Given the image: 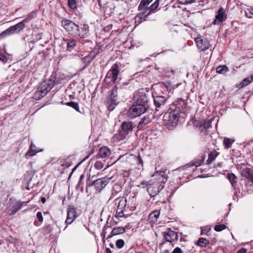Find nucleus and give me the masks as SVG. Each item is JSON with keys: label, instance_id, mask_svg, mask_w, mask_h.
Here are the masks:
<instances>
[{"label": "nucleus", "instance_id": "obj_12", "mask_svg": "<svg viewBox=\"0 0 253 253\" xmlns=\"http://www.w3.org/2000/svg\"><path fill=\"white\" fill-rule=\"evenodd\" d=\"M77 218V212L75 208L72 205L67 209V216L65 221L67 225L71 224Z\"/></svg>", "mask_w": 253, "mask_h": 253}, {"label": "nucleus", "instance_id": "obj_20", "mask_svg": "<svg viewBox=\"0 0 253 253\" xmlns=\"http://www.w3.org/2000/svg\"><path fill=\"white\" fill-rule=\"evenodd\" d=\"M111 154V151L107 147H102L100 148L97 157L105 158L109 157Z\"/></svg>", "mask_w": 253, "mask_h": 253}, {"label": "nucleus", "instance_id": "obj_61", "mask_svg": "<svg viewBox=\"0 0 253 253\" xmlns=\"http://www.w3.org/2000/svg\"><path fill=\"white\" fill-rule=\"evenodd\" d=\"M110 247H112V248H113L114 247V245L113 244H110Z\"/></svg>", "mask_w": 253, "mask_h": 253}, {"label": "nucleus", "instance_id": "obj_22", "mask_svg": "<svg viewBox=\"0 0 253 253\" xmlns=\"http://www.w3.org/2000/svg\"><path fill=\"white\" fill-rule=\"evenodd\" d=\"M211 126V122L210 121L203 120L200 125L199 128L201 132L205 131V134H207V129Z\"/></svg>", "mask_w": 253, "mask_h": 253}, {"label": "nucleus", "instance_id": "obj_21", "mask_svg": "<svg viewBox=\"0 0 253 253\" xmlns=\"http://www.w3.org/2000/svg\"><path fill=\"white\" fill-rule=\"evenodd\" d=\"M155 117L154 115H149L143 117L138 124V127L142 128L147 125L149 124L152 120V117Z\"/></svg>", "mask_w": 253, "mask_h": 253}, {"label": "nucleus", "instance_id": "obj_9", "mask_svg": "<svg viewBox=\"0 0 253 253\" xmlns=\"http://www.w3.org/2000/svg\"><path fill=\"white\" fill-rule=\"evenodd\" d=\"M133 100L138 105H143L148 107V99L143 89L138 90L134 93Z\"/></svg>", "mask_w": 253, "mask_h": 253}, {"label": "nucleus", "instance_id": "obj_52", "mask_svg": "<svg viewBox=\"0 0 253 253\" xmlns=\"http://www.w3.org/2000/svg\"><path fill=\"white\" fill-rule=\"evenodd\" d=\"M0 60H1L2 61H5V60L6 59L5 56L2 55V54H0Z\"/></svg>", "mask_w": 253, "mask_h": 253}, {"label": "nucleus", "instance_id": "obj_32", "mask_svg": "<svg viewBox=\"0 0 253 253\" xmlns=\"http://www.w3.org/2000/svg\"><path fill=\"white\" fill-rule=\"evenodd\" d=\"M116 201H119L118 207L122 209H125L126 205V200L124 198H118L116 200Z\"/></svg>", "mask_w": 253, "mask_h": 253}, {"label": "nucleus", "instance_id": "obj_47", "mask_svg": "<svg viewBox=\"0 0 253 253\" xmlns=\"http://www.w3.org/2000/svg\"><path fill=\"white\" fill-rule=\"evenodd\" d=\"M172 253H183V252L180 248L176 247L174 249Z\"/></svg>", "mask_w": 253, "mask_h": 253}, {"label": "nucleus", "instance_id": "obj_16", "mask_svg": "<svg viewBox=\"0 0 253 253\" xmlns=\"http://www.w3.org/2000/svg\"><path fill=\"white\" fill-rule=\"evenodd\" d=\"M109 178H102L94 180L93 182L96 190L99 192H100L108 183Z\"/></svg>", "mask_w": 253, "mask_h": 253}, {"label": "nucleus", "instance_id": "obj_55", "mask_svg": "<svg viewBox=\"0 0 253 253\" xmlns=\"http://www.w3.org/2000/svg\"><path fill=\"white\" fill-rule=\"evenodd\" d=\"M28 203V202H22V203L19 202L18 204H22V207H23V206H26Z\"/></svg>", "mask_w": 253, "mask_h": 253}, {"label": "nucleus", "instance_id": "obj_45", "mask_svg": "<svg viewBox=\"0 0 253 253\" xmlns=\"http://www.w3.org/2000/svg\"><path fill=\"white\" fill-rule=\"evenodd\" d=\"M22 207V204H17L16 205H15L13 208L15 210V211L17 212Z\"/></svg>", "mask_w": 253, "mask_h": 253}, {"label": "nucleus", "instance_id": "obj_59", "mask_svg": "<svg viewBox=\"0 0 253 253\" xmlns=\"http://www.w3.org/2000/svg\"><path fill=\"white\" fill-rule=\"evenodd\" d=\"M184 24V26H186L187 27H189V23H184V22H182Z\"/></svg>", "mask_w": 253, "mask_h": 253}, {"label": "nucleus", "instance_id": "obj_18", "mask_svg": "<svg viewBox=\"0 0 253 253\" xmlns=\"http://www.w3.org/2000/svg\"><path fill=\"white\" fill-rule=\"evenodd\" d=\"M163 235L167 242H172L177 241L178 239L177 233L169 229L164 232Z\"/></svg>", "mask_w": 253, "mask_h": 253}, {"label": "nucleus", "instance_id": "obj_43", "mask_svg": "<svg viewBox=\"0 0 253 253\" xmlns=\"http://www.w3.org/2000/svg\"><path fill=\"white\" fill-rule=\"evenodd\" d=\"M37 217L39 219L40 222H42L43 221V218L42 215V213L41 211H39L37 213Z\"/></svg>", "mask_w": 253, "mask_h": 253}, {"label": "nucleus", "instance_id": "obj_31", "mask_svg": "<svg viewBox=\"0 0 253 253\" xmlns=\"http://www.w3.org/2000/svg\"><path fill=\"white\" fill-rule=\"evenodd\" d=\"M234 142V140L228 138H225L223 141V145L225 148L228 149L231 147L232 144Z\"/></svg>", "mask_w": 253, "mask_h": 253}, {"label": "nucleus", "instance_id": "obj_3", "mask_svg": "<svg viewBox=\"0 0 253 253\" xmlns=\"http://www.w3.org/2000/svg\"><path fill=\"white\" fill-rule=\"evenodd\" d=\"M133 124L131 122H124L121 126V129L118 133L114 136V139L117 141L124 140L126 136L133 130Z\"/></svg>", "mask_w": 253, "mask_h": 253}, {"label": "nucleus", "instance_id": "obj_39", "mask_svg": "<svg viewBox=\"0 0 253 253\" xmlns=\"http://www.w3.org/2000/svg\"><path fill=\"white\" fill-rule=\"evenodd\" d=\"M226 226L224 224H218L215 226L214 229L217 232H220L226 229Z\"/></svg>", "mask_w": 253, "mask_h": 253}, {"label": "nucleus", "instance_id": "obj_19", "mask_svg": "<svg viewBox=\"0 0 253 253\" xmlns=\"http://www.w3.org/2000/svg\"><path fill=\"white\" fill-rule=\"evenodd\" d=\"M242 175L250 180L253 183V169L249 168H244L241 171Z\"/></svg>", "mask_w": 253, "mask_h": 253}, {"label": "nucleus", "instance_id": "obj_14", "mask_svg": "<svg viewBox=\"0 0 253 253\" xmlns=\"http://www.w3.org/2000/svg\"><path fill=\"white\" fill-rule=\"evenodd\" d=\"M149 8H146L144 9L135 16V23L138 25L140 24L142 21H145L146 17L150 15L152 12H150L148 10Z\"/></svg>", "mask_w": 253, "mask_h": 253}, {"label": "nucleus", "instance_id": "obj_58", "mask_svg": "<svg viewBox=\"0 0 253 253\" xmlns=\"http://www.w3.org/2000/svg\"><path fill=\"white\" fill-rule=\"evenodd\" d=\"M106 233V231H105V230L104 229L102 232V234L103 235V238H104L105 237Z\"/></svg>", "mask_w": 253, "mask_h": 253}, {"label": "nucleus", "instance_id": "obj_4", "mask_svg": "<svg viewBox=\"0 0 253 253\" xmlns=\"http://www.w3.org/2000/svg\"><path fill=\"white\" fill-rule=\"evenodd\" d=\"M62 25L69 34L75 37L85 38V36L80 33L79 26L72 21L64 19L62 21Z\"/></svg>", "mask_w": 253, "mask_h": 253}, {"label": "nucleus", "instance_id": "obj_37", "mask_svg": "<svg viewBox=\"0 0 253 253\" xmlns=\"http://www.w3.org/2000/svg\"><path fill=\"white\" fill-rule=\"evenodd\" d=\"M104 163L100 161H97L94 164V168L100 170L104 167Z\"/></svg>", "mask_w": 253, "mask_h": 253}, {"label": "nucleus", "instance_id": "obj_41", "mask_svg": "<svg viewBox=\"0 0 253 253\" xmlns=\"http://www.w3.org/2000/svg\"><path fill=\"white\" fill-rule=\"evenodd\" d=\"M125 245L124 241L122 239H119L116 241V245L119 249L122 248Z\"/></svg>", "mask_w": 253, "mask_h": 253}, {"label": "nucleus", "instance_id": "obj_8", "mask_svg": "<svg viewBox=\"0 0 253 253\" xmlns=\"http://www.w3.org/2000/svg\"><path fill=\"white\" fill-rule=\"evenodd\" d=\"M147 109L146 106L135 104L129 108L128 111V116L131 119L134 118L144 113Z\"/></svg>", "mask_w": 253, "mask_h": 253}, {"label": "nucleus", "instance_id": "obj_50", "mask_svg": "<svg viewBox=\"0 0 253 253\" xmlns=\"http://www.w3.org/2000/svg\"><path fill=\"white\" fill-rule=\"evenodd\" d=\"M246 250L244 248H242L239 250L237 253H246Z\"/></svg>", "mask_w": 253, "mask_h": 253}, {"label": "nucleus", "instance_id": "obj_44", "mask_svg": "<svg viewBox=\"0 0 253 253\" xmlns=\"http://www.w3.org/2000/svg\"><path fill=\"white\" fill-rule=\"evenodd\" d=\"M192 123H193L194 126L200 127V125L202 123V121L194 120V121H193Z\"/></svg>", "mask_w": 253, "mask_h": 253}, {"label": "nucleus", "instance_id": "obj_11", "mask_svg": "<svg viewBox=\"0 0 253 253\" xmlns=\"http://www.w3.org/2000/svg\"><path fill=\"white\" fill-rule=\"evenodd\" d=\"M163 188L164 186L163 185L153 182L148 185L147 191L150 195L153 197L157 195Z\"/></svg>", "mask_w": 253, "mask_h": 253}, {"label": "nucleus", "instance_id": "obj_49", "mask_svg": "<svg viewBox=\"0 0 253 253\" xmlns=\"http://www.w3.org/2000/svg\"><path fill=\"white\" fill-rule=\"evenodd\" d=\"M249 13L253 15V6H250L247 8Z\"/></svg>", "mask_w": 253, "mask_h": 253}, {"label": "nucleus", "instance_id": "obj_33", "mask_svg": "<svg viewBox=\"0 0 253 253\" xmlns=\"http://www.w3.org/2000/svg\"><path fill=\"white\" fill-rule=\"evenodd\" d=\"M65 104L68 106L72 107L77 111L79 112H80L79 104L78 103L73 101H71L66 103Z\"/></svg>", "mask_w": 253, "mask_h": 253}, {"label": "nucleus", "instance_id": "obj_42", "mask_svg": "<svg viewBox=\"0 0 253 253\" xmlns=\"http://www.w3.org/2000/svg\"><path fill=\"white\" fill-rule=\"evenodd\" d=\"M253 82L252 81H251V79L250 78H247L245 79L243 82L241 83V85L242 87H244L245 86H247L248 84H249L250 83Z\"/></svg>", "mask_w": 253, "mask_h": 253}, {"label": "nucleus", "instance_id": "obj_34", "mask_svg": "<svg viewBox=\"0 0 253 253\" xmlns=\"http://www.w3.org/2000/svg\"><path fill=\"white\" fill-rule=\"evenodd\" d=\"M205 157L202 156L200 159L191 163V167L196 166V167L200 166L204 161Z\"/></svg>", "mask_w": 253, "mask_h": 253}, {"label": "nucleus", "instance_id": "obj_64", "mask_svg": "<svg viewBox=\"0 0 253 253\" xmlns=\"http://www.w3.org/2000/svg\"><path fill=\"white\" fill-rule=\"evenodd\" d=\"M203 233H204V231H203V230H202V231H201V234H203Z\"/></svg>", "mask_w": 253, "mask_h": 253}, {"label": "nucleus", "instance_id": "obj_54", "mask_svg": "<svg viewBox=\"0 0 253 253\" xmlns=\"http://www.w3.org/2000/svg\"><path fill=\"white\" fill-rule=\"evenodd\" d=\"M41 201H42V202L43 204L45 203V202H46V199H45V198H44V197H42V198H41Z\"/></svg>", "mask_w": 253, "mask_h": 253}, {"label": "nucleus", "instance_id": "obj_60", "mask_svg": "<svg viewBox=\"0 0 253 253\" xmlns=\"http://www.w3.org/2000/svg\"><path fill=\"white\" fill-rule=\"evenodd\" d=\"M251 79V81H252L253 82V74L252 75H251V76L250 77H249Z\"/></svg>", "mask_w": 253, "mask_h": 253}, {"label": "nucleus", "instance_id": "obj_7", "mask_svg": "<svg viewBox=\"0 0 253 253\" xmlns=\"http://www.w3.org/2000/svg\"><path fill=\"white\" fill-rule=\"evenodd\" d=\"M119 65L117 64L113 65L105 78L104 81L106 84H111L117 82L119 73Z\"/></svg>", "mask_w": 253, "mask_h": 253}, {"label": "nucleus", "instance_id": "obj_28", "mask_svg": "<svg viewBox=\"0 0 253 253\" xmlns=\"http://www.w3.org/2000/svg\"><path fill=\"white\" fill-rule=\"evenodd\" d=\"M216 71L218 74H225L229 71V68L226 65H220L216 68Z\"/></svg>", "mask_w": 253, "mask_h": 253}, {"label": "nucleus", "instance_id": "obj_25", "mask_svg": "<svg viewBox=\"0 0 253 253\" xmlns=\"http://www.w3.org/2000/svg\"><path fill=\"white\" fill-rule=\"evenodd\" d=\"M153 0H141L138 6V11H142L144 9H146V8H149V4L153 1Z\"/></svg>", "mask_w": 253, "mask_h": 253}, {"label": "nucleus", "instance_id": "obj_38", "mask_svg": "<svg viewBox=\"0 0 253 253\" xmlns=\"http://www.w3.org/2000/svg\"><path fill=\"white\" fill-rule=\"evenodd\" d=\"M44 96L45 95H42V92H41L40 90L38 89L34 93V98L37 100H39Z\"/></svg>", "mask_w": 253, "mask_h": 253}, {"label": "nucleus", "instance_id": "obj_26", "mask_svg": "<svg viewBox=\"0 0 253 253\" xmlns=\"http://www.w3.org/2000/svg\"><path fill=\"white\" fill-rule=\"evenodd\" d=\"M125 232V229L122 227H119L117 228H115L113 229L110 235H109L108 238H112L113 236L115 235H117L123 233Z\"/></svg>", "mask_w": 253, "mask_h": 253}, {"label": "nucleus", "instance_id": "obj_1", "mask_svg": "<svg viewBox=\"0 0 253 253\" xmlns=\"http://www.w3.org/2000/svg\"><path fill=\"white\" fill-rule=\"evenodd\" d=\"M176 108L170 112L166 113L163 117L164 124L169 129L175 126L179 118L185 119L189 113V107L187 100L178 98L175 102Z\"/></svg>", "mask_w": 253, "mask_h": 253}, {"label": "nucleus", "instance_id": "obj_62", "mask_svg": "<svg viewBox=\"0 0 253 253\" xmlns=\"http://www.w3.org/2000/svg\"><path fill=\"white\" fill-rule=\"evenodd\" d=\"M221 165H221V164H220V163H218V167H221Z\"/></svg>", "mask_w": 253, "mask_h": 253}, {"label": "nucleus", "instance_id": "obj_17", "mask_svg": "<svg viewBox=\"0 0 253 253\" xmlns=\"http://www.w3.org/2000/svg\"><path fill=\"white\" fill-rule=\"evenodd\" d=\"M165 172L164 171H160L156 172L152 176L154 177L156 180L153 182L159 183V184L162 185L166 183L167 180V177L165 175Z\"/></svg>", "mask_w": 253, "mask_h": 253}, {"label": "nucleus", "instance_id": "obj_48", "mask_svg": "<svg viewBox=\"0 0 253 253\" xmlns=\"http://www.w3.org/2000/svg\"><path fill=\"white\" fill-rule=\"evenodd\" d=\"M124 216V212H116V216L119 217H122Z\"/></svg>", "mask_w": 253, "mask_h": 253}, {"label": "nucleus", "instance_id": "obj_13", "mask_svg": "<svg viewBox=\"0 0 253 253\" xmlns=\"http://www.w3.org/2000/svg\"><path fill=\"white\" fill-rule=\"evenodd\" d=\"M227 19V16L225 14V9L221 7L217 11V14L215 16V19L212 22L213 25L219 24L225 21Z\"/></svg>", "mask_w": 253, "mask_h": 253}, {"label": "nucleus", "instance_id": "obj_51", "mask_svg": "<svg viewBox=\"0 0 253 253\" xmlns=\"http://www.w3.org/2000/svg\"><path fill=\"white\" fill-rule=\"evenodd\" d=\"M137 159H138V161L139 162V164L142 165H143V160H142V158H141V157L139 156L137 158Z\"/></svg>", "mask_w": 253, "mask_h": 253}, {"label": "nucleus", "instance_id": "obj_63", "mask_svg": "<svg viewBox=\"0 0 253 253\" xmlns=\"http://www.w3.org/2000/svg\"><path fill=\"white\" fill-rule=\"evenodd\" d=\"M78 166H77L76 167H75L74 169H73V172L74 171V170H75V169H76V168Z\"/></svg>", "mask_w": 253, "mask_h": 253}, {"label": "nucleus", "instance_id": "obj_2", "mask_svg": "<svg viewBox=\"0 0 253 253\" xmlns=\"http://www.w3.org/2000/svg\"><path fill=\"white\" fill-rule=\"evenodd\" d=\"M118 88L116 86H114L109 91L104 101L107 109L110 111H113L118 104Z\"/></svg>", "mask_w": 253, "mask_h": 253}, {"label": "nucleus", "instance_id": "obj_23", "mask_svg": "<svg viewBox=\"0 0 253 253\" xmlns=\"http://www.w3.org/2000/svg\"><path fill=\"white\" fill-rule=\"evenodd\" d=\"M219 154V153L216 151L215 150H212L208 155V159L207 161V164L208 165L211 164L215 160L216 158Z\"/></svg>", "mask_w": 253, "mask_h": 253}, {"label": "nucleus", "instance_id": "obj_40", "mask_svg": "<svg viewBox=\"0 0 253 253\" xmlns=\"http://www.w3.org/2000/svg\"><path fill=\"white\" fill-rule=\"evenodd\" d=\"M68 6L72 9H75L77 7L76 0H68Z\"/></svg>", "mask_w": 253, "mask_h": 253}, {"label": "nucleus", "instance_id": "obj_35", "mask_svg": "<svg viewBox=\"0 0 253 253\" xmlns=\"http://www.w3.org/2000/svg\"><path fill=\"white\" fill-rule=\"evenodd\" d=\"M160 0H156L153 3L149 6L148 9L150 12H153L158 7Z\"/></svg>", "mask_w": 253, "mask_h": 253}, {"label": "nucleus", "instance_id": "obj_24", "mask_svg": "<svg viewBox=\"0 0 253 253\" xmlns=\"http://www.w3.org/2000/svg\"><path fill=\"white\" fill-rule=\"evenodd\" d=\"M160 212L159 211H155L151 212L148 218V220L150 222L155 223L157 221V219L160 215Z\"/></svg>", "mask_w": 253, "mask_h": 253}, {"label": "nucleus", "instance_id": "obj_36", "mask_svg": "<svg viewBox=\"0 0 253 253\" xmlns=\"http://www.w3.org/2000/svg\"><path fill=\"white\" fill-rule=\"evenodd\" d=\"M65 42H67V49L69 50L72 49L76 45V42L75 40L69 41L68 40H65Z\"/></svg>", "mask_w": 253, "mask_h": 253}, {"label": "nucleus", "instance_id": "obj_46", "mask_svg": "<svg viewBox=\"0 0 253 253\" xmlns=\"http://www.w3.org/2000/svg\"><path fill=\"white\" fill-rule=\"evenodd\" d=\"M7 212L9 215H14L16 212V211L13 208H12L8 209Z\"/></svg>", "mask_w": 253, "mask_h": 253}, {"label": "nucleus", "instance_id": "obj_56", "mask_svg": "<svg viewBox=\"0 0 253 253\" xmlns=\"http://www.w3.org/2000/svg\"><path fill=\"white\" fill-rule=\"evenodd\" d=\"M106 253H112L111 251L109 248H106Z\"/></svg>", "mask_w": 253, "mask_h": 253}, {"label": "nucleus", "instance_id": "obj_29", "mask_svg": "<svg viewBox=\"0 0 253 253\" xmlns=\"http://www.w3.org/2000/svg\"><path fill=\"white\" fill-rule=\"evenodd\" d=\"M33 147H36V146L33 143V142H31L30 149L26 153L25 156L28 157H32L37 153V151L35 149H33Z\"/></svg>", "mask_w": 253, "mask_h": 253}, {"label": "nucleus", "instance_id": "obj_10", "mask_svg": "<svg viewBox=\"0 0 253 253\" xmlns=\"http://www.w3.org/2000/svg\"><path fill=\"white\" fill-rule=\"evenodd\" d=\"M54 82L52 80H47L42 82L38 88L42 95H46L53 87Z\"/></svg>", "mask_w": 253, "mask_h": 253}, {"label": "nucleus", "instance_id": "obj_15", "mask_svg": "<svg viewBox=\"0 0 253 253\" xmlns=\"http://www.w3.org/2000/svg\"><path fill=\"white\" fill-rule=\"evenodd\" d=\"M195 41L197 47L202 51H204L209 48L210 44L208 41L201 37L195 38Z\"/></svg>", "mask_w": 253, "mask_h": 253}, {"label": "nucleus", "instance_id": "obj_57", "mask_svg": "<svg viewBox=\"0 0 253 253\" xmlns=\"http://www.w3.org/2000/svg\"><path fill=\"white\" fill-rule=\"evenodd\" d=\"M245 15H246V16L247 17H248V18H252V16H249V15H248V13L247 12H245Z\"/></svg>", "mask_w": 253, "mask_h": 253}, {"label": "nucleus", "instance_id": "obj_5", "mask_svg": "<svg viewBox=\"0 0 253 253\" xmlns=\"http://www.w3.org/2000/svg\"><path fill=\"white\" fill-rule=\"evenodd\" d=\"M32 17L30 18L29 19L26 18L24 19L22 21L17 23L14 26L10 27L1 33V35L3 36H10L19 33L25 28V23L28 22L29 20Z\"/></svg>", "mask_w": 253, "mask_h": 253}, {"label": "nucleus", "instance_id": "obj_27", "mask_svg": "<svg viewBox=\"0 0 253 253\" xmlns=\"http://www.w3.org/2000/svg\"><path fill=\"white\" fill-rule=\"evenodd\" d=\"M227 178L230 181L233 187H236L237 185V176L233 173H228L227 175Z\"/></svg>", "mask_w": 253, "mask_h": 253}, {"label": "nucleus", "instance_id": "obj_6", "mask_svg": "<svg viewBox=\"0 0 253 253\" xmlns=\"http://www.w3.org/2000/svg\"><path fill=\"white\" fill-rule=\"evenodd\" d=\"M166 102V99L164 96H157L154 97V103L155 106L154 116L155 117L160 116L164 113Z\"/></svg>", "mask_w": 253, "mask_h": 253}, {"label": "nucleus", "instance_id": "obj_53", "mask_svg": "<svg viewBox=\"0 0 253 253\" xmlns=\"http://www.w3.org/2000/svg\"><path fill=\"white\" fill-rule=\"evenodd\" d=\"M124 209H122L118 207L116 212H124Z\"/></svg>", "mask_w": 253, "mask_h": 253}, {"label": "nucleus", "instance_id": "obj_30", "mask_svg": "<svg viewBox=\"0 0 253 253\" xmlns=\"http://www.w3.org/2000/svg\"><path fill=\"white\" fill-rule=\"evenodd\" d=\"M210 242L204 238H200L197 241V245L202 247H206Z\"/></svg>", "mask_w": 253, "mask_h": 253}]
</instances>
